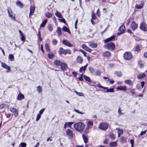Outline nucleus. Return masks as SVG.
<instances>
[{"instance_id": "f257e3e1", "label": "nucleus", "mask_w": 147, "mask_h": 147, "mask_svg": "<svg viewBox=\"0 0 147 147\" xmlns=\"http://www.w3.org/2000/svg\"><path fill=\"white\" fill-rule=\"evenodd\" d=\"M85 127V124L81 122L76 123L74 125V127L75 129L80 133L83 131Z\"/></svg>"}, {"instance_id": "f03ea898", "label": "nucleus", "mask_w": 147, "mask_h": 147, "mask_svg": "<svg viewBox=\"0 0 147 147\" xmlns=\"http://www.w3.org/2000/svg\"><path fill=\"white\" fill-rule=\"evenodd\" d=\"M58 53L60 55L63 54L64 55H65L67 54L69 55L71 54V51L69 49H64L62 47H61L59 48Z\"/></svg>"}, {"instance_id": "7ed1b4c3", "label": "nucleus", "mask_w": 147, "mask_h": 147, "mask_svg": "<svg viewBox=\"0 0 147 147\" xmlns=\"http://www.w3.org/2000/svg\"><path fill=\"white\" fill-rule=\"evenodd\" d=\"M133 56L130 51L125 52L124 54L123 57L124 59L129 61L131 60L133 58Z\"/></svg>"}, {"instance_id": "20e7f679", "label": "nucleus", "mask_w": 147, "mask_h": 147, "mask_svg": "<svg viewBox=\"0 0 147 147\" xmlns=\"http://www.w3.org/2000/svg\"><path fill=\"white\" fill-rule=\"evenodd\" d=\"M115 44L112 42L107 43L106 46L107 49L111 51H113L115 50Z\"/></svg>"}, {"instance_id": "39448f33", "label": "nucleus", "mask_w": 147, "mask_h": 147, "mask_svg": "<svg viewBox=\"0 0 147 147\" xmlns=\"http://www.w3.org/2000/svg\"><path fill=\"white\" fill-rule=\"evenodd\" d=\"M7 11L9 17L13 20H16L15 15L13 13V11L11 8L8 7L7 9Z\"/></svg>"}, {"instance_id": "423d86ee", "label": "nucleus", "mask_w": 147, "mask_h": 147, "mask_svg": "<svg viewBox=\"0 0 147 147\" xmlns=\"http://www.w3.org/2000/svg\"><path fill=\"white\" fill-rule=\"evenodd\" d=\"M109 125L108 123H102L100 124L98 128L100 129L105 131L108 128Z\"/></svg>"}, {"instance_id": "0eeeda50", "label": "nucleus", "mask_w": 147, "mask_h": 147, "mask_svg": "<svg viewBox=\"0 0 147 147\" xmlns=\"http://www.w3.org/2000/svg\"><path fill=\"white\" fill-rule=\"evenodd\" d=\"M97 86L100 88H102L104 89H107L106 90V92H114V88H113L108 89V87H105L102 86L100 83L97 84Z\"/></svg>"}, {"instance_id": "6e6552de", "label": "nucleus", "mask_w": 147, "mask_h": 147, "mask_svg": "<svg viewBox=\"0 0 147 147\" xmlns=\"http://www.w3.org/2000/svg\"><path fill=\"white\" fill-rule=\"evenodd\" d=\"M147 25L144 22H142L140 23L139 28L141 30L147 32Z\"/></svg>"}, {"instance_id": "1a4fd4ad", "label": "nucleus", "mask_w": 147, "mask_h": 147, "mask_svg": "<svg viewBox=\"0 0 147 147\" xmlns=\"http://www.w3.org/2000/svg\"><path fill=\"white\" fill-rule=\"evenodd\" d=\"M9 110L13 114L15 117L16 118L18 117L19 113L17 109L14 107H11L10 109Z\"/></svg>"}, {"instance_id": "9d476101", "label": "nucleus", "mask_w": 147, "mask_h": 147, "mask_svg": "<svg viewBox=\"0 0 147 147\" xmlns=\"http://www.w3.org/2000/svg\"><path fill=\"white\" fill-rule=\"evenodd\" d=\"M111 53L108 51L103 52L101 53L102 57H104L109 58L111 56Z\"/></svg>"}, {"instance_id": "9b49d317", "label": "nucleus", "mask_w": 147, "mask_h": 147, "mask_svg": "<svg viewBox=\"0 0 147 147\" xmlns=\"http://www.w3.org/2000/svg\"><path fill=\"white\" fill-rule=\"evenodd\" d=\"M115 37V35L112 36L110 37L107 38L105 40H104L103 42L105 43H107L111 41H114Z\"/></svg>"}, {"instance_id": "f8f14e48", "label": "nucleus", "mask_w": 147, "mask_h": 147, "mask_svg": "<svg viewBox=\"0 0 147 147\" xmlns=\"http://www.w3.org/2000/svg\"><path fill=\"white\" fill-rule=\"evenodd\" d=\"M133 50L135 52L138 53L141 51V49L140 45L137 44L134 46Z\"/></svg>"}, {"instance_id": "ddd939ff", "label": "nucleus", "mask_w": 147, "mask_h": 147, "mask_svg": "<svg viewBox=\"0 0 147 147\" xmlns=\"http://www.w3.org/2000/svg\"><path fill=\"white\" fill-rule=\"evenodd\" d=\"M66 134L71 138H72L73 137L74 134L73 131L69 129H68L66 130Z\"/></svg>"}, {"instance_id": "4468645a", "label": "nucleus", "mask_w": 147, "mask_h": 147, "mask_svg": "<svg viewBox=\"0 0 147 147\" xmlns=\"http://www.w3.org/2000/svg\"><path fill=\"white\" fill-rule=\"evenodd\" d=\"M116 89L117 90L120 91H123L124 92L126 91L127 89L126 88V86H119L116 88Z\"/></svg>"}, {"instance_id": "2eb2a0df", "label": "nucleus", "mask_w": 147, "mask_h": 147, "mask_svg": "<svg viewBox=\"0 0 147 147\" xmlns=\"http://www.w3.org/2000/svg\"><path fill=\"white\" fill-rule=\"evenodd\" d=\"M1 66L2 67L8 70V71H7V72H10L11 71V69L9 66L2 62H1Z\"/></svg>"}, {"instance_id": "dca6fc26", "label": "nucleus", "mask_w": 147, "mask_h": 147, "mask_svg": "<svg viewBox=\"0 0 147 147\" xmlns=\"http://www.w3.org/2000/svg\"><path fill=\"white\" fill-rule=\"evenodd\" d=\"M138 27V24H137L134 21L131 23V28L133 30H135Z\"/></svg>"}, {"instance_id": "f3484780", "label": "nucleus", "mask_w": 147, "mask_h": 147, "mask_svg": "<svg viewBox=\"0 0 147 147\" xmlns=\"http://www.w3.org/2000/svg\"><path fill=\"white\" fill-rule=\"evenodd\" d=\"M125 30V26L123 25H121L119 28L120 33H118V34H120L124 33Z\"/></svg>"}, {"instance_id": "a211bd4d", "label": "nucleus", "mask_w": 147, "mask_h": 147, "mask_svg": "<svg viewBox=\"0 0 147 147\" xmlns=\"http://www.w3.org/2000/svg\"><path fill=\"white\" fill-rule=\"evenodd\" d=\"M35 10V7L34 5L31 6L30 7V12L29 14V18H31V15L33 14Z\"/></svg>"}, {"instance_id": "6ab92c4d", "label": "nucleus", "mask_w": 147, "mask_h": 147, "mask_svg": "<svg viewBox=\"0 0 147 147\" xmlns=\"http://www.w3.org/2000/svg\"><path fill=\"white\" fill-rule=\"evenodd\" d=\"M62 43L69 47H71L73 46V45L67 40H64L62 41Z\"/></svg>"}, {"instance_id": "aec40b11", "label": "nucleus", "mask_w": 147, "mask_h": 147, "mask_svg": "<svg viewBox=\"0 0 147 147\" xmlns=\"http://www.w3.org/2000/svg\"><path fill=\"white\" fill-rule=\"evenodd\" d=\"M60 66L61 67V69L64 71L66 70L68 68L67 64L65 63H61Z\"/></svg>"}, {"instance_id": "412c9836", "label": "nucleus", "mask_w": 147, "mask_h": 147, "mask_svg": "<svg viewBox=\"0 0 147 147\" xmlns=\"http://www.w3.org/2000/svg\"><path fill=\"white\" fill-rule=\"evenodd\" d=\"M47 54V56L48 58L50 59H53L55 57V54L52 52H49Z\"/></svg>"}, {"instance_id": "4be33fe9", "label": "nucleus", "mask_w": 147, "mask_h": 147, "mask_svg": "<svg viewBox=\"0 0 147 147\" xmlns=\"http://www.w3.org/2000/svg\"><path fill=\"white\" fill-rule=\"evenodd\" d=\"M24 95L20 92L18 95L17 99L18 100H21L22 99H24Z\"/></svg>"}, {"instance_id": "5701e85b", "label": "nucleus", "mask_w": 147, "mask_h": 147, "mask_svg": "<svg viewBox=\"0 0 147 147\" xmlns=\"http://www.w3.org/2000/svg\"><path fill=\"white\" fill-rule=\"evenodd\" d=\"M61 63L60 60L57 59H55L53 61L54 64L57 66H60L61 65Z\"/></svg>"}, {"instance_id": "b1692460", "label": "nucleus", "mask_w": 147, "mask_h": 147, "mask_svg": "<svg viewBox=\"0 0 147 147\" xmlns=\"http://www.w3.org/2000/svg\"><path fill=\"white\" fill-rule=\"evenodd\" d=\"M146 76V75L144 73L142 74H139L137 75V78L138 79H141L145 78Z\"/></svg>"}, {"instance_id": "393cba45", "label": "nucleus", "mask_w": 147, "mask_h": 147, "mask_svg": "<svg viewBox=\"0 0 147 147\" xmlns=\"http://www.w3.org/2000/svg\"><path fill=\"white\" fill-rule=\"evenodd\" d=\"M45 48L47 52H51V49L50 48L49 45L47 43H46L45 45Z\"/></svg>"}, {"instance_id": "a878e982", "label": "nucleus", "mask_w": 147, "mask_h": 147, "mask_svg": "<svg viewBox=\"0 0 147 147\" xmlns=\"http://www.w3.org/2000/svg\"><path fill=\"white\" fill-rule=\"evenodd\" d=\"M76 61L78 63L81 64L82 63L83 59L80 56H78L77 58Z\"/></svg>"}, {"instance_id": "bb28decb", "label": "nucleus", "mask_w": 147, "mask_h": 147, "mask_svg": "<svg viewBox=\"0 0 147 147\" xmlns=\"http://www.w3.org/2000/svg\"><path fill=\"white\" fill-rule=\"evenodd\" d=\"M62 30L63 31L67 32L69 34H71V33L70 31L69 30V28L66 26H63L62 28Z\"/></svg>"}, {"instance_id": "cd10ccee", "label": "nucleus", "mask_w": 147, "mask_h": 147, "mask_svg": "<svg viewBox=\"0 0 147 147\" xmlns=\"http://www.w3.org/2000/svg\"><path fill=\"white\" fill-rule=\"evenodd\" d=\"M16 5L17 6H19L20 8H22L24 6V5L23 3L19 1H17L16 2Z\"/></svg>"}, {"instance_id": "c85d7f7f", "label": "nucleus", "mask_w": 147, "mask_h": 147, "mask_svg": "<svg viewBox=\"0 0 147 147\" xmlns=\"http://www.w3.org/2000/svg\"><path fill=\"white\" fill-rule=\"evenodd\" d=\"M47 22V19H45L43 20L42 23L40 25V28L41 27H44Z\"/></svg>"}, {"instance_id": "c756f323", "label": "nucleus", "mask_w": 147, "mask_h": 147, "mask_svg": "<svg viewBox=\"0 0 147 147\" xmlns=\"http://www.w3.org/2000/svg\"><path fill=\"white\" fill-rule=\"evenodd\" d=\"M89 46L92 48H96L97 47V44L96 43L91 42L89 43Z\"/></svg>"}, {"instance_id": "7c9ffc66", "label": "nucleus", "mask_w": 147, "mask_h": 147, "mask_svg": "<svg viewBox=\"0 0 147 147\" xmlns=\"http://www.w3.org/2000/svg\"><path fill=\"white\" fill-rule=\"evenodd\" d=\"M88 136L82 135V137L83 139L84 143L86 144L87 143L88 141Z\"/></svg>"}, {"instance_id": "2f4dec72", "label": "nucleus", "mask_w": 147, "mask_h": 147, "mask_svg": "<svg viewBox=\"0 0 147 147\" xmlns=\"http://www.w3.org/2000/svg\"><path fill=\"white\" fill-rule=\"evenodd\" d=\"M120 142L123 143H125L127 142V138L124 136H121L120 138Z\"/></svg>"}, {"instance_id": "473e14b6", "label": "nucleus", "mask_w": 147, "mask_h": 147, "mask_svg": "<svg viewBox=\"0 0 147 147\" xmlns=\"http://www.w3.org/2000/svg\"><path fill=\"white\" fill-rule=\"evenodd\" d=\"M87 64H86V65H85L84 66H82L81 67L79 70V71L80 72H82V71H84L86 69L87 67Z\"/></svg>"}, {"instance_id": "72a5a7b5", "label": "nucleus", "mask_w": 147, "mask_h": 147, "mask_svg": "<svg viewBox=\"0 0 147 147\" xmlns=\"http://www.w3.org/2000/svg\"><path fill=\"white\" fill-rule=\"evenodd\" d=\"M58 36H61L62 35L61 30L60 27H57L56 30Z\"/></svg>"}, {"instance_id": "f704fd0d", "label": "nucleus", "mask_w": 147, "mask_h": 147, "mask_svg": "<svg viewBox=\"0 0 147 147\" xmlns=\"http://www.w3.org/2000/svg\"><path fill=\"white\" fill-rule=\"evenodd\" d=\"M83 76L84 79L86 81H87L90 83H91L92 82V80L89 77L85 75H84Z\"/></svg>"}, {"instance_id": "c9c22d12", "label": "nucleus", "mask_w": 147, "mask_h": 147, "mask_svg": "<svg viewBox=\"0 0 147 147\" xmlns=\"http://www.w3.org/2000/svg\"><path fill=\"white\" fill-rule=\"evenodd\" d=\"M109 145L111 147H115L117 145V142L116 141L112 142L109 143Z\"/></svg>"}, {"instance_id": "e433bc0d", "label": "nucleus", "mask_w": 147, "mask_h": 147, "mask_svg": "<svg viewBox=\"0 0 147 147\" xmlns=\"http://www.w3.org/2000/svg\"><path fill=\"white\" fill-rule=\"evenodd\" d=\"M124 83L130 86L132 84V81L130 80H126L124 81Z\"/></svg>"}, {"instance_id": "4c0bfd02", "label": "nucleus", "mask_w": 147, "mask_h": 147, "mask_svg": "<svg viewBox=\"0 0 147 147\" xmlns=\"http://www.w3.org/2000/svg\"><path fill=\"white\" fill-rule=\"evenodd\" d=\"M143 7V4H141L140 5H138L136 4L135 6V8L137 9H140L142 8Z\"/></svg>"}, {"instance_id": "58836bf2", "label": "nucleus", "mask_w": 147, "mask_h": 147, "mask_svg": "<svg viewBox=\"0 0 147 147\" xmlns=\"http://www.w3.org/2000/svg\"><path fill=\"white\" fill-rule=\"evenodd\" d=\"M115 74L119 77H120L122 76V74L121 71H115Z\"/></svg>"}, {"instance_id": "ea45409f", "label": "nucleus", "mask_w": 147, "mask_h": 147, "mask_svg": "<svg viewBox=\"0 0 147 147\" xmlns=\"http://www.w3.org/2000/svg\"><path fill=\"white\" fill-rule=\"evenodd\" d=\"M138 64L140 67L142 68L144 67V65L142 63V61L141 60H140L138 61Z\"/></svg>"}, {"instance_id": "a19ab883", "label": "nucleus", "mask_w": 147, "mask_h": 147, "mask_svg": "<svg viewBox=\"0 0 147 147\" xmlns=\"http://www.w3.org/2000/svg\"><path fill=\"white\" fill-rule=\"evenodd\" d=\"M109 136L110 138L112 140H114L115 138V137L113 134L112 133H110L109 134Z\"/></svg>"}, {"instance_id": "79ce46f5", "label": "nucleus", "mask_w": 147, "mask_h": 147, "mask_svg": "<svg viewBox=\"0 0 147 147\" xmlns=\"http://www.w3.org/2000/svg\"><path fill=\"white\" fill-rule=\"evenodd\" d=\"M8 58L11 61H14V57L12 54H10L9 55Z\"/></svg>"}, {"instance_id": "37998d69", "label": "nucleus", "mask_w": 147, "mask_h": 147, "mask_svg": "<svg viewBox=\"0 0 147 147\" xmlns=\"http://www.w3.org/2000/svg\"><path fill=\"white\" fill-rule=\"evenodd\" d=\"M38 93L41 92H42V87L40 86H38L36 87Z\"/></svg>"}, {"instance_id": "c03bdc74", "label": "nucleus", "mask_w": 147, "mask_h": 147, "mask_svg": "<svg viewBox=\"0 0 147 147\" xmlns=\"http://www.w3.org/2000/svg\"><path fill=\"white\" fill-rule=\"evenodd\" d=\"M38 38L40 41H41L42 40V38L41 36L40 32V30H38Z\"/></svg>"}, {"instance_id": "a18cd8bd", "label": "nucleus", "mask_w": 147, "mask_h": 147, "mask_svg": "<svg viewBox=\"0 0 147 147\" xmlns=\"http://www.w3.org/2000/svg\"><path fill=\"white\" fill-rule=\"evenodd\" d=\"M55 15L59 18H62L61 14L57 11V12L55 13Z\"/></svg>"}, {"instance_id": "49530a36", "label": "nucleus", "mask_w": 147, "mask_h": 147, "mask_svg": "<svg viewBox=\"0 0 147 147\" xmlns=\"http://www.w3.org/2000/svg\"><path fill=\"white\" fill-rule=\"evenodd\" d=\"M48 28L49 30L51 32L53 30V28L52 25L51 24H49L48 25Z\"/></svg>"}, {"instance_id": "de8ad7c7", "label": "nucleus", "mask_w": 147, "mask_h": 147, "mask_svg": "<svg viewBox=\"0 0 147 147\" xmlns=\"http://www.w3.org/2000/svg\"><path fill=\"white\" fill-rule=\"evenodd\" d=\"M45 16L48 18H50L52 16V14L48 12L46 13Z\"/></svg>"}, {"instance_id": "09e8293b", "label": "nucleus", "mask_w": 147, "mask_h": 147, "mask_svg": "<svg viewBox=\"0 0 147 147\" xmlns=\"http://www.w3.org/2000/svg\"><path fill=\"white\" fill-rule=\"evenodd\" d=\"M89 133V131L87 130V129H85L84 131L83 132V133L82 134V135L84 136H88V134Z\"/></svg>"}, {"instance_id": "8fccbe9b", "label": "nucleus", "mask_w": 147, "mask_h": 147, "mask_svg": "<svg viewBox=\"0 0 147 147\" xmlns=\"http://www.w3.org/2000/svg\"><path fill=\"white\" fill-rule=\"evenodd\" d=\"M87 125L92 127L93 125V122L92 121H89L87 123Z\"/></svg>"}, {"instance_id": "3c124183", "label": "nucleus", "mask_w": 147, "mask_h": 147, "mask_svg": "<svg viewBox=\"0 0 147 147\" xmlns=\"http://www.w3.org/2000/svg\"><path fill=\"white\" fill-rule=\"evenodd\" d=\"M79 96H83L84 94L82 92H78L76 90L74 91Z\"/></svg>"}, {"instance_id": "603ef678", "label": "nucleus", "mask_w": 147, "mask_h": 147, "mask_svg": "<svg viewBox=\"0 0 147 147\" xmlns=\"http://www.w3.org/2000/svg\"><path fill=\"white\" fill-rule=\"evenodd\" d=\"M82 47L83 49L86 51L88 47L85 45L83 44L82 45Z\"/></svg>"}, {"instance_id": "864d4df0", "label": "nucleus", "mask_w": 147, "mask_h": 147, "mask_svg": "<svg viewBox=\"0 0 147 147\" xmlns=\"http://www.w3.org/2000/svg\"><path fill=\"white\" fill-rule=\"evenodd\" d=\"M62 19H59V20H60L62 22L65 24L67 26H68L67 24L66 23V21L63 18V17L61 18Z\"/></svg>"}, {"instance_id": "5fc2aeb1", "label": "nucleus", "mask_w": 147, "mask_h": 147, "mask_svg": "<svg viewBox=\"0 0 147 147\" xmlns=\"http://www.w3.org/2000/svg\"><path fill=\"white\" fill-rule=\"evenodd\" d=\"M118 134L122 135L123 133V130L122 129H119L117 130Z\"/></svg>"}, {"instance_id": "6e6d98bb", "label": "nucleus", "mask_w": 147, "mask_h": 147, "mask_svg": "<svg viewBox=\"0 0 147 147\" xmlns=\"http://www.w3.org/2000/svg\"><path fill=\"white\" fill-rule=\"evenodd\" d=\"M20 145L21 147H26L27 146V144L25 142H21L20 144Z\"/></svg>"}, {"instance_id": "4d7b16f0", "label": "nucleus", "mask_w": 147, "mask_h": 147, "mask_svg": "<svg viewBox=\"0 0 147 147\" xmlns=\"http://www.w3.org/2000/svg\"><path fill=\"white\" fill-rule=\"evenodd\" d=\"M79 51L81 52L84 55V56L86 57V53L82 49H80Z\"/></svg>"}, {"instance_id": "13d9d810", "label": "nucleus", "mask_w": 147, "mask_h": 147, "mask_svg": "<svg viewBox=\"0 0 147 147\" xmlns=\"http://www.w3.org/2000/svg\"><path fill=\"white\" fill-rule=\"evenodd\" d=\"M41 117V115L40 114L38 113L37 115L36 121H38L40 119Z\"/></svg>"}, {"instance_id": "bf43d9fd", "label": "nucleus", "mask_w": 147, "mask_h": 147, "mask_svg": "<svg viewBox=\"0 0 147 147\" xmlns=\"http://www.w3.org/2000/svg\"><path fill=\"white\" fill-rule=\"evenodd\" d=\"M89 71L91 73H93L95 72L94 69L92 67H90L89 68Z\"/></svg>"}, {"instance_id": "052dcab7", "label": "nucleus", "mask_w": 147, "mask_h": 147, "mask_svg": "<svg viewBox=\"0 0 147 147\" xmlns=\"http://www.w3.org/2000/svg\"><path fill=\"white\" fill-rule=\"evenodd\" d=\"M92 18L91 19L95 20L96 18V16L94 12L93 11L92 12Z\"/></svg>"}, {"instance_id": "680f3d73", "label": "nucleus", "mask_w": 147, "mask_h": 147, "mask_svg": "<svg viewBox=\"0 0 147 147\" xmlns=\"http://www.w3.org/2000/svg\"><path fill=\"white\" fill-rule=\"evenodd\" d=\"M83 74L80 75V77L78 78L79 80L80 81H83L84 80L83 78Z\"/></svg>"}, {"instance_id": "e2e57ef3", "label": "nucleus", "mask_w": 147, "mask_h": 147, "mask_svg": "<svg viewBox=\"0 0 147 147\" xmlns=\"http://www.w3.org/2000/svg\"><path fill=\"white\" fill-rule=\"evenodd\" d=\"M107 82L109 81V83L111 84H113L114 82V80H113L112 79H108V80H107Z\"/></svg>"}, {"instance_id": "0e129e2a", "label": "nucleus", "mask_w": 147, "mask_h": 147, "mask_svg": "<svg viewBox=\"0 0 147 147\" xmlns=\"http://www.w3.org/2000/svg\"><path fill=\"white\" fill-rule=\"evenodd\" d=\"M52 43L54 45H56L57 43V41L56 40L53 39L52 41Z\"/></svg>"}, {"instance_id": "69168bd1", "label": "nucleus", "mask_w": 147, "mask_h": 147, "mask_svg": "<svg viewBox=\"0 0 147 147\" xmlns=\"http://www.w3.org/2000/svg\"><path fill=\"white\" fill-rule=\"evenodd\" d=\"M134 89H130V92L131 93L132 95H133L135 94V92L134 91Z\"/></svg>"}, {"instance_id": "338daca9", "label": "nucleus", "mask_w": 147, "mask_h": 147, "mask_svg": "<svg viewBox=\"0 0 147 147\" xmlns=\"http://www.w3.org/2000/svg\"><path fill=\"white\" fill-rule=\"evenodd\" d=\"M74 122H69L67 123V126L71 128V125L74 123Z\"/></svg>"}, {"instance_id": "774afa93", "label": "nucleus", "mask_w": 147, "mask_h": 147, "mask_svg": "<svg viewBox=\"0 0 147 147\" xmlns=\"http://www.w3.org/2000/svg\"><path fill=\"white\" fill-rule=\"evenodd\" d=\"M147 131V130H146L144 131H142L140 133V135L142 136L145 134L146 132Z\"/></svg>"}]
</instances>
